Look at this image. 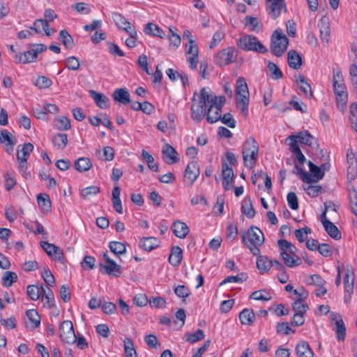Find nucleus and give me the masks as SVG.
<instances>
[{
    "label": "nucleus",
    "mask_w": 357,
    "mask_h": 357,
    "mask_svg": "<svg viewBox=\"0 0 357 357\" xmlns=\"http://www.w3.org/2000/svg\"><path fill=\"white\" fill-rule=\"evenodd\" d=\"M125 357H137V351L134 347L133 341L130 337H126L123 340Z\"/></svg>",
    "instance_id": "f704fd0d"
},
{
    "label": "nucleus",
    "mask_w": 357,
    "mask_h": 357,
    "mask_svg": "<svg viewBox=\"0 0 357 357\" xmlns=\"http://www.w3.org/2000/svg\"><path fill=\"white\" fill-rule=\"evenodd\" d=\"M222 186L225 190H229L231 188L234 172L231 167L224 160H222Z\"/></svg>",
    "instance_id": "2eb2a0df"
},
{
    "label": "nucleus",
    "mask_w": 357,
    "mask_h": 357,
    "mask_svg": "<svg viewBox=\"0 0 357 357\" xmlns=\"http://www.w3.org/2000/svg\"><path fill=\"white\" fill-rule=\"evenodd\" d=\"M181 260L182 250L178 246L174 247L169 257V263L174 266H177L181 264Z\"/></svg>",
    "instance_id": "c9c22d12"
},
{
    "label": "nucleus",
    "mask_w": 357,
    "mask_h": 357,
    "mask_svg": "<svg viewBox=\"0 0 357 357\" xmlns=\"http://www.w3.org/2000/svg\"><path fill=\"white\" fill-rule=\"evenodd\" d=\"M349 198L350 207L354 213L357 216V191L353 186L349 188Z\"/></svg>",
    "instance_id": "5fc2aeb1"
},
{
    "label": "nucleus",
    "mask_w": 357,
    "mask_h": 357,
    "mask_svg": "<svg viewBox=\"0 0 357 357\" xmlns=\"http://www.w3.org/2000/svg\"><path fill=\"white\" fill-rule=\"evenodd\" d=\"M91 167V162L88 158H80L75 162V168L80 172L88 171Z\"/></svg>",
    "instance_id": "ea45409f"
},
{
    "label": "nucleus",
    "mask_w": 357,
    "mask_h": 357,
    "mask_svg": "<svg viewBox=\"0 0 357 357\" xmlns=\"http://www.w3.org/2000/svg\"><path fill=\"white\" fill-rule=\"evenodd\" d=\"M349 119L352 128L357 132V102L350 106Z\"/></svg>",
    "instance_id": "69168bd1"
},
{
    "label": "nucleus",
    "mask_w": 357,
    "mask_h": 357,
    "mask_svg": "<svg viewBox=\"0 0 357 357\" xmlns=\"http://www.w3.org/2000/svg\"><path fill=\"white\" fill-rule=\"evenodd\" d=\"M318 27L321 40L324 42L328 43L330 38V28L328 19L322 17L318 23Z\"/></svg>",
    "instance_id": "bb28decb"
},
{
    "label": "nucleus",
    "mask_w": 357,
    "mask_h": 357,
    "mask_svg": "<svg viewBox=\"0 0 357 357\" xmlns=\"http://www.w3.org/2000/svg\"><path fill=\"white\" fill-rule=\"evenodd\" d=\"M236 94L249 95L248 87L244 78L240 77L236 82Z\"/></svg>",
    "instance_id": "bf43d9fd"
},
{
    "label": "nucleus",
    "mask_w": 357,
    "mask_h": 357,
    "mask_svg": "<svg viewBox=\"0 0 357 357\" xmlns=\"http://www.w3.org/2000/svg\"><path fill=\"white\" fill-rule=\"evenodd\" d=\"M320 218L326 231L331 238L336 240L341 238L340 230L333 222L327 219L326 216H325V213H322Z\"/></svg>",
    "instance_id": "f3484780"
},
{
    "label": "nucleus",
    "mask_w": 357,
    "mask_h": 357,
    "mask_svg": "<svg viewBox=\"0 0 357 357\" xmlns=\"http://www.w3.org/2000/svg\"><path fill=\"white\" fill-rule=\"evenodd\" d=\"M59 38L63 45L67 49H72L74 47V40L72 36L66 30H61L59 33Z\"/></svg>",
    "instance_id": "a18cd8bd"
},
{
    "label": "nucleus",
    "mask_w": 357,
    "mask_h": 357,
    "mask_svg": "<svg viewBox=\"0 0 357 357\" xmlns=\"http://www.w3.org/2000/svg\"><path fill=\"white\" fill-rule=\"evenodd\" d=\"M268 69L271 73V77L274 79L282 78V73L276 64L269 62L268 64Z\"/></svg>",
    "instance_id": "e2e57ef3"
},
{
    "label": "nucleus",
    "mask_w": 357,
    "mask_h": 357,
    "mask_svg": "<svg viewBox=\"0 0 357 357\" xmlns=\"http://www.w3.org/2000/svg\"><path fill=\"white\" fill-rule=\"evenodd\" d=\"M241 211L242 213L248 218H252L255 217V211L250 197H245L242 201Z\"/></svg>",
    "instance_id": "c85d7f7f"
},
{
    "label": "nucleus",
    "mask_w": 357,
    "mask_h": 357,
    "mask_svg": "<svg viewBox=\"0 0 357 357\" xmlns=\"http://www.w3.org/2000/svg\"><path fill=\"white\" fill-rule=\"evenodd\" d=\"M289 44L287 37L281 30H276L271 40V51L276 56H280L286 51Z\"/></svg>",
    "instance_id": "6e6552de"
},
{
    "label": "nucleus",
    "mask_w": 357,
    "mask_h": 357,
    "mask_svg": "<svg viewBox=\"0 0 357 357\" xmlns=\"http://www.w3.org/2000/svg\"><path fill=\"white\" fill-rule=\"evenodd\" d=\"M47 50V47L43 44H33L31 48L22 53L16 54L15 59L20 63H29L34 62L38 55Z\"/></svg>",
    "instance_id": "0eeeda50"
},
{
    "label": "nucleus",
    "mask_w": 357,
    "mask_h": 357,
    "mask_svg": "<svg viewBox=\"0 0 357 357\" xmlns=\"http://www.w3.org/2000/svg\"><path fill=\"white\" fill-rule=\"evenodd\" d=\"M55 126L59 130H68L70 128L69 119L66 116H59L54 120Z\"/></svg>",
    "instance_id": "3c124183"
},
{
    "label": "nucleus",
    "mask_w": 357,
    "mask_h": 357,
    "mask_svg": "<svg viewBox=\"0 0 357 357\" xmlns=\"http://www.w3.org/2000/svg\"><path fill=\"white\" fill-rule=\"evenodd\" d=\"M52 142L57 149H63L67 144L68 136L66 134H57L53 137Z\"/></svg>",
    "instance_id": "8fccbe9b"
},
{
    "label": "nucleus",
    "mask_w": 357,
    "mask_h": 357,
    "mask_svg": "<svg viewBox=\"0 0 357 357\" xmlns=\"http://www.w3.org/2000/svg\"><path fill=\"white\" fill-rule=\"evenodd\" d=\"M238 47L245 51H254L259 53H265L267 49L264 46L257 38L252 35H246L238 39Z\"/></svg>",
    "instance_id": "39448f33"
},
{
    "label": "nucleus",
    "mask_w": 357,
    "mask_h": 357,
    "mask_svg": "<svg viewBox=\"0 0 357 357\" xmlns=\"http://www.w3.org/2000/svg\"><path fill=\"white\" fill-rule=\"evenodd\" d=\"M239 319L242 324L251 325L255 319V314L250 309H244L239 314Z\"/></svg>",
    "instance_id": "72a5a7b5"
},
{
    "label": "nucleus",
    "mask_w": 357,
    "mask_h": 357,
    "mask_svg": "<svg viewBox=\"0 0 357 357\" xmlns=\"http://www.w3.org/2000/svg\"><path fill=\"white\" fill-rule=\"evenodd\" d=\"M49 22L47 20L43 19H38L35 20L33 22V26L30 27L31 29H33L36 33H39L40 31L38 29V26L39 24H41L43 29L44 30L45 35L49 36L51 35L50 29L49 28Z\"/></svg>",
    "instance_id": "49530a36"
},
{
    "label": "nucleus",
    "mask_w": 357,
    "mask_h": 357,
    "mask_svg": "<svg viewBox=\"0 0 357 357\" xmlns=\"http://www.w3.org/2000/svg\"><path fill=\"white\" fill-rule=\"evenodd\" d=\"M142 156L151 170L156 172L159 171L158 165L155 163L153 157L149 152L142 150Z\"/></svg>",
    "instance_id": "de8ad7c7"
},
{
    "label": "nucleus",
    "mask_w": 357,
    "mask_h": 357,
    "mask_svg": "<svg viewBox=\"0 0 357 357\" xmlns=\"http://www.w3.org/2000/svg\"><path fill=\"white\" fill-rule=\"evenodd\" d=\"M296 136L301 144L312 146L314 142H315V139L308 132H301Z\"/></svg>",
    "instance_id": "052dcab7"
},
{
    "label": "nucleus",
    "mask_w": 357,
    "mask_h": 357,
    "mask_svg": "<svg viewBox=\"0 0 357 357\" xmlns=\"http://www.w3.org/2000/svg\"><path fill=\"white\" fill-rule=\"evenodd\" d=\"M272 261L266 257L259 256L257 260V266L259 270L262 272H266L272 267Z\"/></svg>",
    "instance_id": "c03bdc74"
},
{
    "label": "nucleus",
    "mask_w": 357,
    "mask_h": 357,
    "mask_svg": "<svg viewBox=\"0 0 357 357\" xmlns=\"http://www.w3.org/2000/svg\"><path fill=\"white\" fill-rule=\"evenodd\" d=\"M41 290L43 291V294H41V300L43 305L49 308L52 307L54 305V298L52 291L50 289H48V291L46 292L43 287H41Z\"/></svg>",
    "instance_id": "79ce46f5"
},
{
    "label": "nucleus",
    "mask_w": 357,
    "mask_h": 357,
    "mask_svg": "<svg viewBox=\"0 0 357 357\" xmlns=\"http://www.w3.org/2000/svg\"><path fill=\"white\" fill-rule=\"evenodd\" d=\"M344 271V301L349 302L351 298V294L354 290L355 275L354 268L351 265H347L342 267Z\"/></svg>",
    "instance_id": "1a4fd4ad"
},
{
    "label": "nucleus",
    "mask_w": 357,
    "mask_h": 357,
    "mask_svg": "<svg viewBox=\"0 0 357 357\" xmlns=\"http://www.w3.org/2000/svg\"><path fill=\"white\" fill-rule=\"evenodd\" d=\"M296 83L297 84L298 87L306 97H312V92L310 85L307 83L303 75H298L296 77Z\"/></svg>",
    "instance_id": "cd10ccee"
},
{
    "label": "nucleus",
    "mask_w": 357,
    "mask_h": 357,
    "mask_svg": "<svg viewBox=\"0 0 357 357\" xmlns=\"http://www.w3.org/2000/svg\"><path fill=\"white\" fill-rule=\"evenodd\" d=\"M259 146L252 137L247 139L243 144L242 155L244 165L247 168H252L257 160Z\"/></svg>",
    "instance_id": "7ed1b4c3"
},
{
    "label": "nucleus",
    "mask_w": 357,
    "mask_h": 357,
    "mask_svg": "<svg viewBox=\"0 0 357 357\" xmlns=\"http://www.w3.org/2000/svg\"><path fill=\"white\" fill-rule=\"evenodd\" d=\"M0 142L11 146V151H13L15 141L13 135L7 130L0 131Z\"/></svg>",
    "instance_id": "37998d69"
},
{
    "label": "nucleus",
    "mask_w": 357,
    "mask_h": 357,
    "mask_svg": "<svg viewBox=\"0 0 357 357\" xmlns=\"http://www.w3.org/2000/svg\"><path fill=\"white\" fill-rule=\"evenodd\" d=\"M38 206L43 212H49L51 210V202L47 194H40L37 196Z\"/></svg>",
    "instance_id": "e433bc0d"
},
{
    "label": "nucleus",
    "mask_w": 357,
    "mask_h": 357,
    "mask_svg": "<svg viewBox=\"0 0 357 357\" xmlns=\"http://www.w3.org/2000/svg\"><path fill=\"white\" fill-rule=\"evenodd\" d=\"M17 274L15 272L11 271L5 272L2 278L3 284L7 287H10L14 282L17 281Z\"/></svg>",
    "instance_id": "6e6d98bb"
},
{
    "label": "nucleus",
    "mask_w": 357,
    "mask_h": 357,
    "mask_svg": "<svg viewBox=\"0 0 357 357\" xmlns=\"http://www.w3.org/2000/svg\"><path fill=\"white\" fill-rule=\"evenodd\" d=\"M347 162L348 165L347 177L350 181H353L357 177V160L352 151L347 152Z\"/></svg>",
    "instance_id": "6ab92c4d"
},
{
    "label": "nucleus",
    "mask_w": 357,
    "mask_h": 357,
    "mask_svg": "<svg viewBox=\"0 0 357 357\" xmlns=\"http://www.w3.org/2000/svg\"><path fill=\"white\" fill-rule=\"evenodd\" d=\"M249 95L236 94V104L242 114L246 117L248 113Z\"/></svg>",
    "instance_id": "4be33fe9"
},
{
    "label": "nucleus",
    "mask_w": 357,
    "mask_h": 357,
    "mask_svg": "<svg viewBox=\"0 0 357 357\" xmlns=\"http://www.w3.org/2000/svg\"><path fill=\"white\" fill-rule=\"evenodd\" d=\"M172 230L175 236L179 238H185L190 231L188 225L181 221L174 222L172 225Z\"/></svg>",
    "instance_id": "393cba45"
},
{
    "label": "nucleus",
    "mask_w": 357,
    "mask_h": 357,
    "mask_svg": "<svg viewBox=\"0 0 357 357\" xmlns=\"http://www.w3.org/2000/svg\"><path fill=\"white\" fill-rule=\"evenodd\" d=\"M278 245L280 249L282 250L281 252L289 253V255L296 256V252L297 251L296 248L289 241L284 239H280L278 241Z\"/></svg>",
    "instance_id": "4c0bfd02"
},
{
    "label": "nucleus",
    "mask_w": 357,
    "mask_h": 357,
    "mask_svg": "<svg viewBox=\"0 0 357 357\" xmlns=\"http://www.w3.org/2000/svg\"><path fill=\"white\" fill-rule=\"evenodd\" d=\"M60 337L66 344H73L76 340V336L70 321H63L59 327Z\"/></svg>",
    "instance_id": "9d476101"
},
{
    "label": "nucleus",
    "mask_w": 357,
    "mask_h": 357,
    "mask_svg": "<svg viewBox=\"0 0 357 357\" xmlns=\"http://www.w3.org/2000/svg\"><path fill=\"white\" fill-rule=\"evenodd\" d=\"M174 293L177 296L185 299L189 296L190 291L185 285H178L174 288Z\"/></svg>",
    "instance_id": "774afa93"
},
{
    "label": "nucleus",
    "mask_w": 357,
    "mask_h": 357,
    "mask_svg": "<svg viewBox=\"0 0 357 357\" xmlns=\"http://www.w3.org/2000/svg\"><path fill=\"white\" fill-rule=\"evenodd\" d=\"M288 64L294 69H299L302 66L301 56L295 51L291 50L288 52Z\"/></svg>",
    "instance_id": "7c9ffc66"
},
{
    "label": "nucleus",
    "mask_w": 357,
    "mask_h": 357,
    "mask_svg": "<svg viewBox=\"0 0 357 357\" xmlns=\"http://www.w3.org/2000/svg\"><path fill=\"white\" fill-rule=\"evenodd\" d=\"M331 319L335 321L333 326L335 331L336 337L339 341H343L346 336V327L342 319L337 314H332Z\"/></svg>",
    "instance_id": "a211bd4d"
},
{
    "label": "nucleus",
    "mask_w": 357,
    "mask_h": 357,
    "mask_svg": "<svg viewBox=\"0 0 357 357\" xmlns=\"http://www.w3.org/2000/svg\"><path fill=\"white\" fill-rule=\"evenodd\" d=\"M298 138L296 137V135H291V136H289L287 139H286V143L288 146H289L290 147V150L293 152V153H295L296 151H298L300 149V147L298 146Z\"/></svg>",
    "instance_id": "338daca9"
},
{
    "label": "nucleus",
    "mask_w": 357,
    "mask_h": 357,
    "mask_svg": "<svg viewBox=\"0 0 357 357\" xmlns=\"http://www.w3.org/2000/svg\"><path fill=\"white\" fill-rule=\"evenodd\" d=\"M250 298L257 301H267L271 299V296L265 290H259L252 293Z\"/></svg>",
    "instance_id": "4d7b16f0"
},
{
    "label": "nucleus",
    "mask_w": 357,
    "mask_h": 357,
    "mask_svg": "<svg viewBox=\"0 0 357 357\" xmlns=\"http://www.w3.org/2000/svg\"><path fill=\"white\" fill-rule=\"evenodd\" d=\"M333 73V86L335 95L347 93L341 70L334 69Z\"/></svg>",
    "instance_id": "dca6fc26"
},
{
    "label": "nucleus",
    "mask_w": 357,
    "mask_h": 357,
    "mask_svg": "<svg viewBox=\"0 0 357 357\" xmlns=\"http://www.w3.org/2000/svg\"><path fill=\"white\" fill-rule=\"evenodd\" d=\"M225 31L222 29H219L213 36L212 40L209 45L210 49H213L225 38Z\"/></svg>",
    "instance_id": "680f3d73"
},
{
    "label": "nucleus",
    "mask_w": 357,
    "mask_h": 357,
    "mask_svg": "<svg viewBox=\"0 0 357 357\" xmlns=\"http://www.w3.org/2000/svg\"><path fill=\"white\" fill-rule=\"evenodd\" d=\"M211 99V101H208L210 106L206 114V120L208 123H213L220 119L222 107L226 99L224 96H215L212 94Z\"/></svg>",
    "instance_id": "20e7f679"
},
{
    "label": "nucleus",
    "mask_w": 357,
    "mask_h": 357,
    "mask_svg": "<svg viewBox=\"0 0 357 357\" xmlns=\"http://www.w3.org/2000/svg\"><path fill=\"white\" fill-rule=\"evenodd\" d=\"M236 58L235 50L231 47H227L219 52L215 56V63L220 66H227L234 62Z\"/></svg>",
    "instance_id": "9b49d317"
},
{
    "label": "nucleus",
    "mask_w": 357,
    "mask_h": 357,
    "mask_svg": "<svg viewBox=\"0 0 357 357\" xmlns=\"http://www.w3.org/2000/svg\"><path fill=\"white\" fill-rule=\"evenodd\" d=\"M103 259L107 263L106 265H100V268L104 273L114 276H119L121 273V266L111 259L107 253L103 254Z\"/></svg>",
    "instance_id": "ddd939ff"
},
{
    "label": "nucleus",
    "mask_w": 357,
    "mask_h": 357,
    "mask_svg": "<svg viewBox=\"0 0 357 357\" xmlns=\"http://www.w3.org/2000/svg\"><path fill=\"white\" fill-rule=\"evenodd\" d=\"M91 96L93 99L96 104L101 109H106L109 106V98L104 94L96 92L95 91H90Z\"/></svg>",
    "instance_id": "a878e982"
},
{
    "label": "nucleus",
    "mask_w": 357,
    "mask_h": 357,
    "mask_svg": "<svg viewBox=\"0 0 357 357\" xmlns=\"http://www.w3.org/2000/svg\"><path fill=\"white\" fill-rule=\"evenodd\" d=\"M211 100V93L205 87L202 89L199 93H194L191 107V117L194 121L197 123L203 119L205 116L206 104Z\"/></svg>",
    "instance_id": "f257e3e1"
},
{
    "label": "nucleus",
    "mask_w": 357,
    "mask_h": 357,
    "mask_svg": "<svg viewBox=\"0 0 357 357\" xmlns=\"http://www.w3.org/2000/svg\"><path fill=\"white\" fill-rule=\"evenodd\" d=\"M242 240L254 255H259V247L264 244V236L258 227H251L248 229V232L243 235Z\"/></svg>",
    "instance_id": "f03ea898"
},
{
    "label": "nucleus",
    "mask_w": 357,
    "mask_h": 357,
    "mask_svg": "<svg viewBox=\"0 0 357 357\" xmlns=\"http://www.w3.org/2000/svg\"><path fill=\"white\" fill-rule=\"evenodd\" d=\"M110 250L115 255H123L126 252V245L119 241H112L109 245Z\"/></svg>",
    "instance_id": "09e8293b"
},
{
    "label": "nucleus",
    "mask_w": 357,
    "mask_h": 357,
    "mask_svg": "<svg viewBox=\"0 0 357 357\" xmlns=\"http://www.w3.org/2000/svg\"><path fill=\"white\" fill-rule=\"evenodd\" d=\"M26 292L29 298L33 301H37L41 296L43 291L41 287H39L36 285H29L26 288Z\"/></svg>",
    "instance_id": "603ef678"
},
{
    "label": "nucleus",
    "mask_w": 357,
    "mask_h": 357,
    "mask_svg": "<svg viewBox=\"0 0 357 357\" xmlns=\"http://www.w3.org/2000/svg\"><path fill=\"white\" fill-rule=\"evenodd\" d=\"M33 150V145L31 143H26L17 146V160L27 161L28 157Z\"/></svg>",
    "instance_id": "5701e85b"
},
{
    "label": "nucleus",
    "mask_w": 357,
    "mask_h": 357,
    "mask_svg": "<svg viewBox=\"0 0 357 357\" xmlns=\"http://www.w3.org/2000/svg\"><path fill=\"white\" fill-rule=\"evenodd\" d=\"M26 316L29 320L31 322L33 328H37L40 324V317L38 312L35 310H29L26 312Z\"/></svg>",
    "instance_id": "13d9d810"
},
{
    "label": "nucleus",
    "mask_w": 357,
    "mask_h": 357,
    "mask_svg": "<svg viewBox=\"0 0 357 357\" xmlns=\"http://www.w3.org/2000/svg\"><path fill=\"white\" fill-rule=\"evenodd\" d=\"M100 191V190L99 187L91 185L82 189L80 195L84 199H89L90 197L98 194Z\"/></svg>",
    "instance_id": "864d4df0"
},
{
    "label": "nucleus",
    "mask_w": 357,
    "mask_h": 357,
    "mask_svg": "<svg viewBox=\"0 0 357 357\" xmlns=\"http://www.w3.org/2000/svg\"><path fill=\"white\" fill-rule=\"evenodd\" d=\"M267 1V10L272 17H278L281 10L285 8L284 0H266Z\"/></svg>",
    "instance_id": "aec40b11"
},
{
    "label": "nucleus",
    "mask_w": 357,
    "mask_h": 357,
    "mask_svg": "<svg viewBox=\"0 0 357 357\" xmlns=\"http://www.w3.org/2000/svg\"><path fill=\"white\" fill-rule=\"evenodd\" d=\"M280 256L282 258L284 264L289 268L298 266L302 263L301 258L289 255V253L280 252Z\"/></svg>",
    "instance_id": "2f4dec72"
},
{
    "label": "nucleus",
    "mask_w": 357,
    "mask_h": 357,
    "mask_svg": "<svg viewBox=\"0 0 357 357\" xmlns=\"http://www.w3.org/2000/svg\"><path fill=\"white\" fill-rule=\"evenodd\" d=\"M40 244L47 255L53 260L59 261H61L63 260V252L59 247L46 241H42Z\"/></svg>",
    "instance_id": "4468645a"
},
{
    "label": "nucleus",
    "mask_w": 357,
    "mask_h": 357,
    "mask_svg": "<svg viewBox=\"0 0 357 357\" xmlns=\"http://www.w3.org/2000/svg\"><path fill=\"white\" fill-rule=\"evenodd\" d=\"M205 337L204 333L202 329L197 330L195 333H187L185 334V340L190 344H194L203 340Z\"/></svg>",
    "instance_id": "a19ab883"
},
{
    "label": "nucleus",
    "mask_w": 357,
    "mask_h": 357,
    "mask_svg": "<svg viewBox=\"0 0 357 357\" xmlns=\"http://www.w3.org/2000/svg\"><path fill=\"white\" fill-rule=\"evenodd\" d=\"M52 84V80L45 76H39L34 82V84L39 89L49 88Z\"/></svg>",
    "instance_id": "0e129e2a"
},
{
    "label": "nucleus",
    "mask_w": 357,
    "mask_h": 357,
    "mask_svg": "<svg viewBox=\"0 0 357 357\" xmlns=\"http://www.w3.org/2000/svg\"><path fill=\"white\" fill-rule=\"evenodd\" d=\"M159 241L154 237H144L140 239L139 245L146 251H151L158 247Z\"/></svg>",
    "instance_id": "c756f323"
},
{
    "label": "nucleus",
    "mask_w": 357,
    "mask_h": 357,
    "mask_svg": "<svg viewBox=\"0 0 357 357\" xmlns=\"http://www.w3.org/2000/svg\"><path fill=\"white\" fill-rule=\"evenodd\" d=\"M296 353L298 357H313L314 352L310 349L309 344L305 341H300L296 347Z\"/></svg>",
    "instance_id": "b1692460"
},
{
    "label": "nucleus",
    "mask_w": 357,
    "mask_h": 357,
    "mask_svg": "<svg viewBox=\"0 0 357 357\" xmlns=\"http://www.w3.org/2000/svg\"><path fill=\"white\" fill-rule=\"evenodd\" d=\"M199 173V167L197 162H190L185 170L184 183L188 185H192L198 178Z\"/></svg>",
    "instance_id": "f8f14e48"
},
{
    "label": "nucleus",
    "mask_w": 357,
    "mask_h": 357,
    "mask_svg": "<svg viewBox=\"0 0 357 357\" xmlns=\"http://www.w3.org/2000/svg\"><path fill=\"white\" fill-rule=\"evenodd\" d=\"M114 100L123 104H128L130 102V95L126 89H119L112 94Z\"/></svg>",
    "instance_id": "473e14b6"
},
{
    "label": "nucleus",
    "mask_w": 357,
    "mask_h": 357,
    "mask_svg": "<svg viewBox=\"0 0 357 357\" xmlns=\"http://www.w3.org/2000/svg\"><path fill=\"white\" fill-rule=\"evenodd\" d=\"M162 153L164 160L169 165L176 163L178 160L175 149L168 144L163 146Z\"/></svg>",
    "instance_id": "412c9836"
},
{
    "label": "nucleus",
    "mask_w": 357,
    "mask_h": 357,
    "mask_svg": "<svg viewBox=\"0 0 357 357\" xmlns=\"http://www.w3.org/2000/svg\"><path fill=\"white\" fill-rule=\"evenodd\" d=\"M308 166L310 174L304 172L301 168H299L297 165L296 166L300 174V177L303 182L307 183H317L324 178V171L322 170L321 168L315 165L311 161L308 162Z\"/></svg>",
    "instance_id": "423d86ee"
},
{
    "label": "nucleus",
    "mask_w": 357,
    "mask_h": 357,
    "mask_svg": "<svg viewBox=\"0 0 357 357\" xmlns=\"http://www.w3.org/2000/svg\"><path fill=\"white\" fill-rule=\"evenodd\" d=\"M144 32L149 35H153L163 38L165 36L164 31L156 24L149 22L144 28Z\"/></svg>",
    "instance_id": "58836bf2"
}]
</instances>
